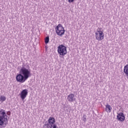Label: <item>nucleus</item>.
I'll return each instance as SVG.
<instances>
[{
    "label": "nucleus",
    "mask_w": 128,
    "mask_h": 128,
    "mask_svg": "<svg viewBox=\"0 0 128 128\" xmlns=\"http://www.w3.org/2000/svg\"><path fill=\"white\" fill-rule=\"evenodd\" d=\"M8 116H10V112L8 111L6 113V110L0 109V126H6L8 122Z\"/></svg>",
    "instance_id": "1"
},
{
    "label": "nucleus",
    "mask_w": 128,
    "mask_h": 128,
    "mask_svg": "<svg viewBox=\"0 0 128 128\" xmlns=\"http://www.w3.org/2000/svg\"><path fill=\"white\" fill-rule=\"evenodd\" d=\"M20 74H22L28 80L30 76V66L28 65H23L20 70Z\"/></svg>",
    "instance_id": "2"
},
{
    "label": "nucleus",
    "mask_w": 128,
    "mask_h": 128,
    "mask_svg": "<svg viewBox=\"0 0 128 128\" xmlns=\"http://www.w3.org/2000/svg\"><path fill=\"white\" fill-rule=\"evenodd\" d=\"M56 120L54 117H50L48 120V123L44 124L43 126L44 128H58V125L56 124Z\"/></svg>",
    "instance_id": "3"
},
{
    "label": "nucleus",
    "mask_w": 128,
    "mask_h": 128,
    "mask_svg": "<svg viewBox=\"0 0 128 128\" xmlns=\"http://www.w3.org/2000/svg\"><path fill=\"white\" fill-rule=\"evenodd\" d=\"M56 34L58 36H62V35L64 34V28L60 24H58L55 28Z\"/></svg>",
    "instance_id": "4"
},
{
    "label": "nucleus",
    "mask_w": 128,
    "mask_h": 128,
    "mask_svg": "<svg viewBox=\"0 0 128 128\" xmlns=\"http://www.w3.org/2000/svg\"><path fill=\"white\" fill-rule=\"evenodd\" d=\"M58 52L60 54V56H66V54H68V52L66 51V47L63 44L60 45L58 47Z\"/></svg>",
    "instance_id": "5"
},
{
    "label": "nucleus",
    "mask_w": 128,
    "mask_h": 128,
    "mask_svg": "<svg viewBox=\"0 0 128 128\" xmlns=\"http://www.w3.org/2000/svg\"><path fill=\"white\" fill-rule=\"evenodd\" d=\"M26 80L28 79L25 78L22 74H18L16 76V80L19 82H24Z\"/></svg>",
    "instance_id": "6"
},
{
    "label": "nucleus",
    "mask_w": 128,
    "mask_h": 128,
    "mask_svg": "<svg viewBox=\"0 0 128 128\" xmlns=\"http://www.w3.org/2000/svg\"><path fill=\"white\" fill-rule=\"evenodd\" d=\"M96 34V39L98 40H104V32L98 30Z\"/></svg>",
    "instance_id": "7"
},
{
    "label": "nucleus",
    "mask_w": 128,
    "mask_h": 128,
    "mask_svg": "<svg viewBox=\"0 0 128 128\" xmlns=\"http://www.w3.org/2000/svg\"><path fill=\"white\" fill-rule=\"evenodd\" d=\"M116 118L118 120H119V122H124V120H126L124 114L122 112L118 114Z\"/></svg>",
    "instance_id": "8"
},
{
    "label": "nucleus",
    "mask_w": 128,
    "mask_h": 128,
    "mask_svg": "<svg viewBox=\"0 0 128 128\" xmlns=\"http://www.w3.org/2000/svg\"><path fill=\"white\" fill-rule=\"evenodd\" d=\"M28 89L23 90L20 94V98L22 100H24L26 98V96H28Z\"/></svg>",
    "instance_id": "9"
},
{
    "label": "nucleus",
    "mask_w": 128,
    "mask_h": 128,
    "mask_svg": "<svg viewBox=\"0 0 128 128\" xmlns=\"http://www.w3.org/2000/svg\"><path fill=\"white\" fill-rule=\"evenodd\" d=\"M68 102H72L76 100V98L74 97V94H70L67 98Z\"/></svg>",
    "instance_id": "10"
},
{
    "label": "nucleus",
    "mask_w": 128,
    "mask_h": 128,
    "mask_svg": "<svg viewBox=\"0 0 128 128\" xmlns=\"http://www.w3.org/2000/svg\"><path fill=\"white\" fill-rule=\"evenodd\" d=\"M112 108L110 105L108 104L106 106L105 110L106 112H108V114H110V112H112Z\"/></svg>",
    "instance_id": "11"
},
{
    "label": "nucleus",
    "mask_w": 128,
    "mask_h": 128,
    "mask_svg": "<svg viewBox=\"0 0 128 128\" xmlns=\"http://www.w3.org/2000/svg\"><path fill=\"white\" fill-rule=\"evenodd\" d=\"M124 72L126 74V78L128 80V64L126 65L124 67Z\"/></svg>",
    "instance_id": "12"
},
{
    "label": "nucleus",
    "mask_w": 128,
    "mask_h": 128,
    "mask_svg": "<svg viewBox=\"0 0 128 128\" xmlns=\"http://www.w3.org/2000/svg\"><path fill=\"white\" fill-rule=\"evenodd\" d=\"M6 100V98L4 96H0V102H5Z\"/></svg>",
    "instance_id": "13"
},
{
    "label": "nucleus",
    "mask_w": 128,
    "mask_h": 128,
    "mask_svg": "<svg viewBox=\"0 0 128 128\" xmlns=\"http://www.w3.org/2000/svg\"><path fill=\"white\" fill-rule=\"evenodd\" d=\"M44 42H45L46 44H48L50 42V36H46L45 38Z\"/></svg>",
    "instance_id": "14"
},
{
    "label": "nucleus",
    "mask_w": 128,
    "mask_h": 128,
    "mask_svg": "<svg viewBox=\"0 0 128 128\" xmlns=\"http://www.w3.org/2000/svg\"><path fill=\"white\" fill-rule=\"evenodd\" d=\"M82 120L84 121V122H86V115L84 114L82 116Z\"/></svg>",
    "instance_id": "15"
},
{
    "label": "nucleus",
    "mask_w": 128,
    "mask_h": 128,
    "mask_svg": "<svg viewBox=\"0 0 128 128\" xmlns=\"http://www.w3.org/2000/svg\"><path fill=\"white\" fill-rule=\"evenodd\" d=\"M74 0H68V2H74Z\"/></svg>",
    "instance_id": "16"
},
{
    "label": "nucleus",
    "mask_w": 128,
    "mask_h": 128,
    "mask_svg": "<svg viewBox=\"0 0 128 128\" xmlns=\"http://www.w3.org/2000/svg\"><path fill=\"white\" fill-rule=\"evenodd\" d=\"M100 29H102V28H98V30H98V32H100Z\"/></svg>",
    "instance_id": "17"
}]
</instances>
